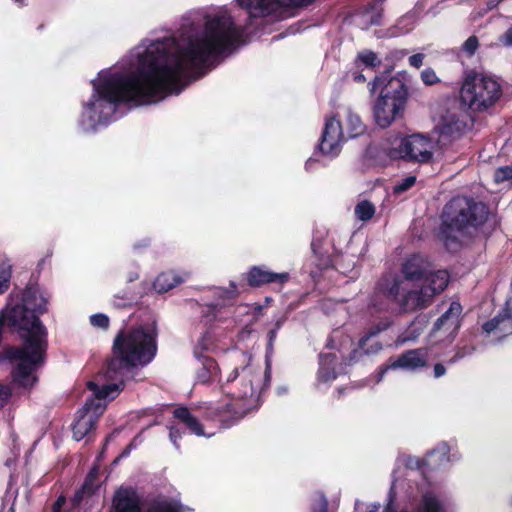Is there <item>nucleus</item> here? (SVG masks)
<instances>
[{
  "instance_id": "47",
  "label": "nucleus",
  "mask_w": 512,
  "mask_h": 512,
  "mask_svg": "<svg viewBox=\"0 0 512 512\" xmlns=\"http://www.w3.org/2000/svg\"><path fill=\"white\" fill-rule=\"evenodd\" d=\"M396 501V492L393 487L390 488L388 497H387V503L383 509V512H397V508L395 505Z\"/></svg>"
},
{
  "instance_id": "34",
  "label": "nucleus",
  "mask_w": 512,
  "mask_h": 512,
  "mask_svg": "<svg viewBox=\"0 0 512 512\" xmlns=\"http://www.w3.org/2000/svg\"><path fill=\"white\" fill-rule=\"evenodd\" d=\"M354 213L359 220L368 221L375 214V206L370 201L363 200L355 206Z\"/></svg>"
},
{
  "instance_id": "28",
  "label": "nucleus",
  "mask_w": 512,
  "mask_h": 512,
  "mask_svg": "<svg viewBox=\"0 0 512 512\" xmlns=\"http://www.w3.org/2000/svg\"><path fill=\"white\" fill-rule=\"evenodd\" d=\"M415 512H445V508L433 492H426L422 495Z\"/></svg>"
},
{
  "instance_id": "19",
  "label": "nucleus",
  "mask_w": 512,
  "mask_h": 512,
  "mask_svg": "<svg viewBox=\"0 0 512 512\" xmlns=\"http://www.w3.org/2000/svg\"><path fill=\"white\" fill-rule=\"evenodd\" d=\"M429 269L424 258H406L401 265L403 278L410 282H421Z\"/></svg>"
},
{
  "instance_id": "63",
  "label": "nucleus",
  "mask_w": 512,
  "mask_h": 512,
  "mask_svg": "<svg viewBox=\"0 0 512 512\" xmlns=\"http://www.w3.org/2000/svg\"><path fill=\"white\" fill-rule=\"evenodd\" d=\"M409 339H411V338H410V337H405V338H403V339H402V341H401V342H405V341H407V340H409Z\"/></svg>"
},
{
  "instance_id": "57",
  "label": "nucleus",
  "mask_w": 512,
  "mask_h": 512,
  "mask_svg": "<svg viewBox=\"0 0 512 512\" xmlns=\"http://www.w3.org/2000/svg\"><path fill=\"white\" fill-rule=\"evenodd\" d=\"M331 260V263L332 265L338 270L340 271L341 273L345 274V270H342V265H341V262L344 258H339V257H336V258H329Z\"/></svg>"
},
{
  "instance_id": "14",
  "label": "nucleus",
  "mask_w": 512,
  "mask_h": 512,
  "mask_svg": "<svg viewBox=\"0 0 512 512\" xmlns=\"http://www.w3.org/2000/svg\"><path fill=\"white\" fill-rule=\"evenodd\" d=\"M473 123L464 113L447 112L437 126L440 140L451 142L459 139L466 131L471 129Z\"/></svg>"
},
{
  "instance_id": "49",
  "label": "nucleus",
  "mask_w": 512,
  "mask_h": 512,
  "mask_svg": "<svg viewBox=\"0 0 512 512\" xmlns=\"http://www.w3.org/2000/svg\"><path fill=\"white\" fill-rule=\"evenodd\" d=\"M499 42L505 47L512 46V27H509L500 37Z\"/></svg>"
},
{
  "instance_id": "64",
  "label": "nucleus",
  "mask_w": 512,
  "mask_h": 512,
  "mask_svg": "<svg viewBox=\"0 0 512 512\" xmlns=\"http://www.w3.org/2000/svg\"><path fill=\"white\" fill-rule=\"evenodd\" d=\"M43 28V24L39 25L38 29L41 30Z\"/></svg>"
},
{
  "instance_id": "43",
  "label": "nucleus",
  "mask_w": 512,
  "mask_h": 512,
  "mask_svg": "<svg viewBox=\"0 0 512 512\" xmlns=\"http://www.w3.org/2000/svg\"><path fill=\"white\" fill-rule=\"evenodd\" d=\"M421 79L427 86H432L440 82V79L436 75L432 68H426L421 72Z\"/></svg>"
},
{
  "instance_id": "8",
  "label": "nucleus",
  "mask_w": 512,
  "mask_h": 512,
  "mask_svg": "<svg viewBox=\"0 0 512 512\" xmlns=\"http://www.w3.org/2000/svg\"><path fill=\"white\" fill-rule=\"evenodd\" d=\"M450 275L446 270L431 271L422 279L420 289L406 291L403 299L405 310H421L429 307L435 296L441 294L448 286Z\"/></svg>"
},
{
  "instance_id": "32",
  "label": "nucleus",
  "mask_w": 512,
  "mask_h": 512,
  "mask_svg": "<svg viewBox=\"0 0 512 512\" xmlns=\"http://www.w3.org/2000/svg\"><path fill=\"white\" fill-rule=\"evenodd\" d=\"M384 1L385 0H372L363 8V14H373L370 19V25L379 26L382 24Z\"/></svg>"
},
{
  "instance_id": "51",
  "label": "nucleus",
  "mask_w": 512,
  "mask_h": 512,
  "mask_svg": "<svg viewBox=\"0 0 512 512\" xmlns=\"http://www.w3.org/2000/svg\"><path fill=\"white\" fill-rule=\"evenodd\" d=\"M93 493H94V489H83V486H82L81 489L76 491V493L74 495V502L79 503L83 499L84 494H93Z\"/></svg>"
},
{
  "instance_id": "2",
  "label": "nucleus",
  "mask_w": 512,
  "mask_h": 512,
  "mask_svg": "<svg viewBox=\"0 0 512 512\" xmlns=\"http://www.w3.org/2000/svg\"><path fill=\"white\" fill-rule=\"evenodd\" d=\"M157 328H123L115 336L111 357L106 361L105 377L112 381L99 385L89 381L87 388L98 401L113 400L125 386V378L134 369L145 367L155 358L158 350Z\"/></svg>"
},
{
  "instance_id": "31",
  "label": "nucleus",
  "mask_w": 512,
  "mask_h": 512,
  "mask_svg": "<svg viewBox=\"0 0 512 512\" xmlns=\"http://www.w3.org/2000/svg\"><path fill=\"white\" fill-rule=\"evenodd\" d=\"M354 65L356 69H361L362 66L366 68H376L381 65V60L377 54L371 50H364L357 54Z\"/></svg>"
},
{
  "instance_id": "9",
  "label": "nucleus",
  "mask_w": 512,
  "mask_h": 512,
  "mask_svg": "<svg viewBox=\"0 0 512 512\" xmlns=\"http://www.w3.org/2000/svg\"><path fill=\"white\" fill-rule=\"evenodd\" d=\"M315 0H237L238 5L247 10L249 22L247 26L253 24V20L270 15H282L291 8H303L314 3Z\"/></svg>"
},
{
  "instance_id": "5",
  "label": "nucleus",
  "mask_w": 512,
  "mask_h": 512,
  "mask_svg": "<svg viewBox=\"0 0 512 512\" xmlns=\"http://www.w3.org/2000/svg\"><path fill=\"white\" fill-rule=\"evenodd\" d=\"M489 215L486 203L467 196L453 197L443 207L435 237L447 252L457 253L466 244L464 238L476 236Z\"/></svg>"
},
{
  "instance_id": "42",
  "label": "nucleus",
  "mask_w": 512,
  "mask_h": 512,
  "mask_svg": "<svg viewBox=\"0 0 512 512\" xmlns=\"http://www.w3.org/2000/svg\"><path fill=\"white\" fill-rule=\"evenodd\" d=\"M90 323L94 327L108 329L110 325L109 317L103 313H97L90 316Z\"/></svg>"
},
{
  "instance_id": "27",
  "label": "nucleus",
  "mask_w": 512,
  "mask_h": 512,
  "mask_svg": "<svg viewBox=\"0 0 512 512\" xmlns=\"http://www.w3.org/2000/svg\"><path fill=\"white\" fill-rule=\"evenodd\" d=\"M182 281L178 275L171 271L162 272L156 277L153 286L158 293H165L178 286Z\"/></svg>"
},
{
  "instance_id": "26",
  "label": "nucleus",
  "mask_w": 512,
  "mask_h": 512,
  "mask_svg": "<svg viewBox=\"0 0 512 512\" xmlns=\"http://www.w3.org/2000/svg\"><path fill=\"white\" fill-rule=\"evenodd\" d=\"M448 449L444 446L443 451L433 449L421 461L418 462V467L425 472L426 470H434L439 468L442 464L448 462Z\"/></svg>"
},
{
  "instance_id": "15",
  "label": "nucleus",
  "mask_w": 512,
  "mask_h": 512,
  "mask_svg": "<svg viewBox=\"0 0 512 512\" xmlns=\"http://www.w3.org/2000/svg\"><path fill=\"white\" fill-rule=\"evenodd\" d=\"M247 285L252 288H259L267 284H274L281 290L290 280L288 272H273L266 266H252L245 274Z\"/></svg>"
},
{
  "instance_id": "36",
  "label": "nucleus",
  "mask_w": 512,
  "mask_h": 512,
  "mask_svg": "<svg viewBox=\"0 0 512 512\" xmlns=\"http://www.w3.org/2000/svg\"><path fill=\"white\" fill-rule=\"evenodd\" d=\"M330 241L327 239H322L318 237H314L311 242V249L313 251L314 256H335L334 254H330L328 249L325 246H329Z\"/></svg>"
},
{
  "instance_id": "37",
  "label": "nucleus",
  "mask_w": 512,
  "mask_h": 512,
  "mask_svg": "<svg viewBox=\"0 0 512 512\" xmlns=\"http://www.w3.org/2000/svg\"><path fill=\"white\" fill-rule=\"evenodd\" d=\"M329 501L322 491L315 493V499L311 505V512H328Z\"/></svg>"
},
{
  "instance_id": "54",
  "label": "nucleus",
  "mask_w": 512,
  "mask_h": 512,
  "mask_svg": "<svg viewBox=\"0 0 512 512\" xmlns=\"http://www.w3.org/2000/svg\"><path fill=\"white\" fill-rule=\"evenodd\" d=\"M10 393L6 390L5 386L0 384V409L6 404Z\"/></svg>"
},
{
  "instance_id": "29",
  "label": "nucleus",
  "mask_w": 512,
  "mask_h": 512,
  "mask_svg": "<svg viewBox=\"0 0 512 512\" xmlns=\"http://www.w3.org/2000/svg\"><path fill=\"white\" fill-rule=\"evenodd\" d=\"M139 293H136L132 288L128 287L116 294L112 298V305L117 309L130 308L137 303Z\"/></svg>"
},
{
  "instance_id": "41",
  "label": "nucleus",
  "mask_w": 512,
  "mask_h": 512,
  "mask_svg": "<svg viewBox=\"0 0 512 512\" xmlns=\"http://www.w3.org/2000/svg\"><path fill=\"white\" fill-rule=\"evenodd\" d=\"M479 47L478 37L472 35L467 38V40L462 44V51L466 53L467 56H473Z\"/></svg>"
},
{
  "instance_id": "55",
  "label": "nucleus",
  "mask_w": 512,
  "mask_h": 512,
  "mask_svg": "<svg viewBox=\"0 0 512 512\" xmlns=\"http://www.w3.org/2000/svg\"><path fill=\"white\" fill-rule=\"evenodd\" d=\"M433 372H434V377H435V378H440V377H442L443 375H445V373H446V368H445V366H444L442 363H436V364L434 365V370H433Z\"/></svg>"
},
{
  "instance_id": "44",
  "label": "nucleus",
  "mask_w": 512,
  "mask_h": 512,
  "mask_svg": "<svg viewBox=\"0 0 512 512\" xmlns=\"http://www.w3.org/2000/svg\"><path fill=\"white\" fill-rule=\"evenodd\" d=\"M280 327H281V323L278 321L275 324V327L273 329L269 330V332H268V342H267V347H266L267 354L273 352L274 341L277 338V332L280 329Z\"/></svg>"
},
{
  "instance_id": "16",
  "label": "nucleus",
  "mask_w": 512,
  "mask_h": 512,
  "mask_svg": "<svg viewBox=\"0 0 512 512\" xmlns=\"http://www.w3.org/2000/svg\"><path fill=\"white\" fill-rule=\"evenodd\" d=\"M428 364V350L426 348L409 349L402 352L389 366L382 367L381 373L388 369H403L416 371L426 367Z\"/></svg>"
},
{
  "instance_id": "11",
  "label": "nucleus",
  "mask_w": 512,
  "mask_h": 512,
  "mask_svg": "<svg viewBox=\"0 0 512 512\" xmlns=\"http://www.w3.org/2000/svg\"><path fill=\"white\" fill-rule=\"evenodd\" d=\"M395 151L408 162L428 163L433 158L432 140L421 134L401 138Z\"/></svg>"
},
{
  "instance_id": "39",
  "label": "nucleus",
  "mask_w": 512,
  "mask_h": 512,
  "mask_svg": "<svg viewBox=\"0 0 512 512\" xmlns=\"http://www.w3.org/2000/svg\"><path fill=\"white\" fill-rule=\"evenodd\" d=\"M416 183V176H407L406 178L399 181L394 187H393V193L394 194H401L410 188H412Z\"/></svg>"
},
{
  "instance_id": "46",
  "label": "nucleus",
  "mask_w": 512,
  "mask_h": 512,
  "mask_svg": "<svg viewBox=\"0 0 512 512\" xmlns=\"http://www.w3.org/2000/svg\"><path fill=\"white\" fill-rule=\"evenodd\" d=\"M382 348H383V346H382L381 342L374 341L373 338L371 339L370 342H368L367 345H365V347H359V349L362 350L367 355L376 354L379 351H381Z\"/></svg>"
},
{
  "instance_id": "53",
  "label": "nucleus",
  "mask_w": 512,
  "mask_h": 512,
  "mask_svg": "<svg viewBox=\"0 0 512 512\" xmlns=\"http://www.w3.org/2000/svg\"><path fill=\"white\" fill-rule=\"evenodd\" d=\"M360 70L361 69H356L355 71L350 72L352 80L356 83H364L366 81L365 76Z\"/></svg>"
},
{
  "instance_id": "17",
  "label": "nucleus",
  "mask_w": 512,
  "mask_h": 512,
  "mask_svg": "<svg viewBox=\"0 0 512 512\" xmlns=\"http://www.w3.org/2000/svg\"><path fill=\"white\" fill-rule=\"evenodd\" d=\"M114 512H142V502L133 487L118 488L113 496Z\"/></svg>"
},
{
  "instance_id": "13",
  "label": "nucleus",
  "mask_w": 512,
  "mask_h": 512,
  "mask_svg": "<svg viewBox=\"0 0 512 512\" xmlns=\"http://www.w3.org/2000/svg\"><path fill=\"white\" fill-rule=\"evenodd\" d=\"M345 141V132L341 121L335 116L326 118L318 145L319 151L323 155L336 156L341 150V143Z\"/></svg>"
},
{
  "instance_id": "52",
  "label": "nucleus",
  "mask_w": 512,
  "mask_h": 512,
  "mask_svg": "<svg viewBox=\"0 0 512 512\" xmlns=\"http://www.w3.org/2000/svg\"><path fill=\"white\" fill-rule=\"evenodd\" d=\"M66 503V498L60 495L52 506V512H61L63 505Z\"/></svg>"
},
{
  "instance_id": "61",
  "label": "nucleus",
  "mask_w": 512,
  "mask_h": 512,
  "mask_svg": "<svg viewBox=\"0 0 512 512\" xmlns=\"http://www.w3.org/2000/svg\"><path fill=\"white\" fill-rule=\"evenodd\" d=\"M130 449H131V444L128 445L124 450L123 452L121 453V456H127L129 453H130Z\"/></svg>"
},
{
  "instance_id": "22",
  "label": "nucleus",
  "mask_w": 512,
  "mask_h": 512,
  "mask_svg": "<svg viewBox=\"0 0 512 512\" xmlns=\"http://www.w3.org/2000/svg\"><path fill=\"white\" fill-rule=\"evenodd\" d=\"M338 358L335 353L319 354L318 379L322 382H329L337 378L336 366Z\"/></svg>"
},
{
  "instance_id": "4",
  "label": "nucleus",
  "mask_w": 512,
  "mask_h": 512,
  "mask_svg": "<svg viewBox=\"0 0 512 512\" xmlns=\"http://www.w3.org/2000/svg\"><path fill=\"white\" fill-rule=\"evenodd\" d=\"M5 314L7 326L18 330L23 343L18 347H9L5 356L17 361L12 370L14 383L21 387H32L37 381L33 373L44 363L47 350V330L38 315L25 305H15Z\"/></svg>"
},
{
  "instance_id": "56",
  "label": "nucleus",
  "mask_w": 512,
  "mask_h": 512,
  "mask_svg": "<svg viewBox=\"0 0 512 512\" xmlns=\"http://www.w3.org/2000/svg\"><path fill=\"white\" fill-rule=\"evenodd\" d=\"M464 356H465L464 348H463V349H458V350L456 351L455 355H454L452 358H450V359L447 361V363H448L449 365L454 364V363H456L457 361H459L460 359H462Z\"/></svg>"
},
{
  "instance_id": "1",
  "label": "nucleus",
  "mask_w": 512,
  "mask_h": 512,
  "mask_svg": "<svg viewBox=\"0 0 512 512\" xmlns=\"http://www.w3.org/2000/svg\"><path fill=\"white\" fill-rule=\"evenodd\" d=\"M245 28L229 14H217L205 23L202 34L184 47L164 41L151 44L139 56L138 67L130 74L113 73L99 83L93 82L91 99L84 104L90 122H107L121 103L145 105L179 94L182 79L195 80L222 55L242 42Z\"/></svg>"
},
{
  "instance_id": "50",
  "label": "nucleus",
  "mask_w": 512,
  "mask_h": 512,
  "mask_svg": "<svg viewBox=\"0 0 512 512\" xmlns=\"http://www.w3.org/2000/svg\"><path fill=\"white\" fill-rule=\"evenodd\" d=\"M97 476V468L94 467L93 469L90 470V472L88 473L84 483H83V489H93V480L96 478Z\"/></svg>"
},
{
  "instance_id": "62",
  "label": "nucleus",
  "mask_w": 512,
  "mask_h": 512,
  "mask_svg": "<svg viewBox=\"0 0 512 512\" xmlns=\"http://www.w3.org/2000/svg\"><path fill=\"white\" fill-rule=\"evenodd\" d=\"M15 2H18L19 4L23 5L25 3V0H14Z\"/></svg>"
},
{
  "instance_id": "3",
  "label": "nucleus",
  "mask_w": 512,
  "mask_h": 512,
  "mask_svg": "<svg viewBox=\"0 0 512 512\" xmlns=\"http://www.w3.org/2000/svg\"><path fill=\"white\" fill-rule=\"evenodd\" d=\"M271 375L269 363L263 375L249 364L235 367L221 384V391L227 398L207 407V417L219 422L222 428L238 424L250 411L261 405V397L270 386Z\"/></svg>"
},
{
  "instance_id": "35",
  "label": "nucleus",
  "mask_w": 512,
  "mask_h": 512,
  "mask_svg": "<svg viewBox=\"0 0 512 512\" xmlns=\"http://www.w3.org/2000/svg\"><path fill=\"white\" fill-rule=\"evenodd\" d=\"M12 275V266L8 262H2L0 264V294L4 293L10 284Z\"/></svg>"
},
{
  "instance_id": "33",
  "label": "nucleus",
  "mask_w": 512,
  "mask_h": 512,
  "mask_svg": "<svg viewBox=\"0 0 512 512\" xmlns=\"http://www.w3.org/2000/svg\"><path fill=\"white\" fill-rule=\"evenodd\" d=\"M147 512H183L182 505L171 500H154L148 506Z\"/></svg>"
},
{
  "instance_id": "20",
  "label": "nucleus",
  "mask_w": 512,
  "mask_h": 512,
  "mask_svg": "<svg viewBox=\"0 0 512 512\" xmlns=\"http://www.w3.org/2000/svg\"><path fill=\"white\" fill-rule=\"evenodd\" d=\"M482 329L486 333L498 330L504 335L512 334V311L509 308L503 309L494 318L486 321L483 324Z\"/></svg>"
},
{
  "instance_id": "24",
  "label": "nucleus",
  "mask_w": 512,
  "mask_h": 512,
  "mask_svg": "<svg viewBox=\"0 0 512 512\" xmlns=\"http://www.w3.org/2000/svg\"><path fill=\"white\" fill-rule=\"evenodd\" d=\"M200 367L196 371V379L198 383L207 384L211 382L213 376L219 367L215 359L210 356L197 355Z\"/></svg>"
},
{
  "instance_id": "30",
  "label": "nucleus",
  "mask_w": 512,
  "mask_h": 512,
  "mask_svg": "<svg viewBox=\"0 0 512 512\" xmlns=\"http://www.w3.org/2000/svg\"><path fill=\"white\" fill-rule=\"evenodd\" d=\"M391 325L392 322L390 321L389 318H384L376 323H373L367 329L366 333L359 339L358 347H365V345H367L372 338H374L381 332L386 331L388 328H390Z\"/></svg>"
},
{
  "instance_id": "58",
  "label": "nucleus",
  "mask_w": 512,
  "mask_h": 512,
  "mask_svg": "<svg viewBox=\"0 0 512 512\" xmlns=\"http://www.w3.org/2000/svg\"><path fill=\"white\" fill-rule=\"evenodd\" d=\"M150 246V239H144L137 244H135V248H141V247H149Z\"/></svg>"
},
{
  "instance_id": "38",
  "label": "nucleus",
  "mask_w": 512,
  "mask_h": 512,
  "mask_svg": "<svg viewBox=\"0 0 512 512\" xmlns=\"http://www.w3.org/2000/svg\"><path fill=\"white\" fill-rule=\"evenodd\" d=\"M494 180L496 183L512 180V163L498 167L494 172Z\"/></svg>"
},
{
  "instance_id": "6",
  "label": "nucleus",
  "mask_w": 512,
  "mask_h": 512,
  "mask_svg": "<svg viewBox=\"0 0 512 512\" xmlns=\"http://www.w3.org/2000/svg\"><path fill=\"white\" fill-rule=\"evenodd\" d=\"M405 74L391 76L390 71H384L368 83L370 93L373 95L381 88L377 98L373 115L380 128L389 127L393 121L401 117L408 100V87L404 81Z\"/></svg>"
},
{
  "instance_id": "21",
  "label": "nucleus",
  "mask_w": 512,
  "mask_h": 512,
  "mask_svg": "<svg viewBox=\"0 0 512 512\" xmlns=\"http://www.w3.org/2000/svg\"><path fill=\"white\" fill-rule=\"evenodd\" d=\"M23 302L32 307V311L36 314H44L47 312L48 298L39 293L38 287L32 284L26 286L22 296Z\"/></svg>"
},
{
  "instance_id": "7",
  "label": "nucleus",
  "mask_w": 512,
  "mask_h": 512,
  "mask_svg": "<svg viewBox=\"0 0 512 512\" xmlns=\"http://www.w3.org/2000/svg\"><path fill=\"white\" fill-rule=\"evenodd\" d=\"M502 93V86L497 79L485 73L471 71L463 81L460 98L470 110L484 112L497 103Z\"/></svg>"
},
{
  "instance_id": "10",
  "label": "nucleus",
  "mask_w": 512,
  "mask_h": 512,
  "mask_svg": "<svg viewBox=\"0 0 512 512\" xmlns=\"http://www.w3.org/2000/svg\"><path fill=\"white\" fill-rule=\"evenodd\" d=\"M403 279L400 275L394 272H385L378 279L375 284L373 294L371 296V304L375 307L378 306V300H385L388 303L397 304L402 312H414L415 310H405L403 308V299L406 297V292L401 293V285Z\"/></svg>"
},
{
  "instance_id": "59",
  "label": "nucleus",
  "mask_w": 512,
  "mask_h": 512,
  "mask_svg": "<svg viewBox=\"0 0 512 512\" xmlns=\"http://www.w3.org/2000/svg\"><path fill=\"white\" fill-rule=\"evenodd\" d=\"M138 278H139V275L137 272H130L127 276V281L133 282V281L137 280Z\"/></svg>"
},
{
  "instance_id": "45",
  "label": "nucleus",
  "mask_w": 512,
  "mask_h": 512,
  "mask_svg": "<svg viewBox=\"0 0 512 512\" xmlns=\"http://www.w3.org/2000/svg\"><path fill=\"white\" fill-rule=\"evenodd\" d=\"M183 432L175 425L169 427V439L176 449L180 448L179 439L182 438Z\"/></svg>"
},
{
  "instance_id": "40",
  "label": "nucleus",
  "mask_w": 512,
  "mask_h": 512,
  "mask_svg": "<svg viewBox=\"0 0 512 512\" xmlns=\"http://www.w3.org/2000/svg\"><path fill=\"white\" fill-rule=\"evenodd\" d=\"M218 290L219 297L224 300L235 299L240 294L237 288V284L234 281H230L229 288H218Z\"/></svg>"
},
{
  "instance_id": "48",
  "label": "nucleus",
  "mask_w": 512,
  "mask_h": 512,
  "mask_svg": "<svg viewBox=\"0 0 512 512\" xmlns=\"http://www.w3.org/2000/svg\"><path fill=\"white\" fill-rule=\"evenodd\" d=\"M425 58V55L422 53H416L409 57L408 61L409 64L414 68H420L423 65V60Z\"/></svg>"
},
{
  "instance_id": "60",
  "label": "nucleus",
  "mask_w": 512,
  "mask_h": 512,
  "mask_svg": "<svg viewBox=\"0 0 512 512\" xmlns=\"http://www.w3.org/2000/svg\"><path fill=\"white\" fill-rule=\"evenodd\" d=\"M379 508L380 504H371L369 505L367 512H378Z\"/></svg>"
},
{
  "instance_id": "18",
  "label": "nucleus",
  "mask_w": 512,
  "mask_h": 512,
  "mask_svg": "<svg viewBox=\"0 0 512 512\" xmlns=\"http://www.w3.org/2000/svg\"><path fill=\"white\" fill-rule=\"evenodd\" d=\"M462 305L458 301H452L445 311L433 324L432 333L444 330L449 334H457L461 327Z\"/></svg>"
},
{
  "instance_id": "25",
  "label": "nucleus",
  "mask_w": 512,
  "mask_h": 512,
  "mask_svg": "<svg viewBox=\"0 0 512 512\" xmlns=\"http://www.w3.org/2000/svg\"><path fill=\"white\" fill-rule=\"evenodd\" d=\"M343 130L345 132V138L347 141L349 139L364 135L366 133L367 127L358 114L349 110L344 121Z\"/></svg>"
},
{
  "instance_id": "23",
  "label": "nucleus",
  "mask_w": 512,
  "mask_h": 512,
  "mask_svg": "<svg viewBox=\"0 0 512 512\" xmlns=\"http://www.w3.org/2000/svg\"><path fill=\"white\" fill-rule=\"evenodd\" d=\"M173 417L182 423L192 434L197 436H203L205 434L203 425L187 407L180 406L175 408Z\"/></svg>"
},
{
  "instance_id": "12",
  "label": "nucleus",
  "mask_w": 512,
  "mask_h": 512,
  "mask_svg": "<svg viewBox=\"0 0 512 512\" xmlns=\"http://www.w3.org/2000/svg\"><path fill=\"white\" fill-rule=\"evenodd\" d=\"M104 410V404L87 400L83 408L77 412L75 422L72 425L73 438L76 441H81L91 431L95 430L98 418Z\"/></svg>"
}]
</instances>
